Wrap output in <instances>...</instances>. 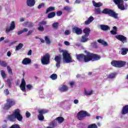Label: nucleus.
<instances>
[{"label":"nucleus","instance_id":"nucleus-1","mask_svg":"<svg viewBox=\"0 0 128 128\" xmlns=\"http://www.w3.org/2000/svg\"><path fill=\"white\" fill-rule=\"evenodd\" d=\"M84 52L86 54V55L84 54L76 55V58L78 62H90L100 60V59L102 58V56L98 54L91 53L86 50H85Z\"/></svg>","mask_w":128,"mask_h":128},{"label":"nucleus","instance_id":"nucleus-2","mask_svg":"<svg viewBox=\"0 0 128 128\" xmlns=\"http://www.w3.org/2000/svg\"><path fill=\"white\" fill-rule=\"evenodd\" d=\"M22 116L20 114V109H16L14 110V114L8 115L7 120L12 122H14L16 120V119L18 122H22Z\"/></svg>","mask_w":128,"mask_h":128},{"label":"nucleus","instance_id":"nucleus-3","mask_svg":"<svg viewBox=\"0 0 128 128\" xmlns=\"http://www.w3.org/2000/svg\"><path fill=\"white\" fill-rule=\"evenodd\" d=\"M102 12L104 14H108L109 16H112L114 18H118V15L114 10L108 8H104Z\"/></svg>","mask_w":128,"mask_h":128},{"label":"nucleus","instance_id":"nucleus-4","mask_svg":"<svg viewBox=\"0 0 128 128\" xmlns=\"http://www.w3.org/2000/svg\"><path fill=\"white\" fill-rule=\"evenodd\" d=\"M60 52H62L63 60L66 64L72 62V56H70V55L68 52V51L60 50Z\"/></svg>","mask_w":128,"mask_h":128},{"label":"nucleus","instance_id":"nucleus-5","mask_svg":"<svg viewBox=\"0 0 128 128\" xmlns=\"http://www.w3.org/2000/svg\"><path fill=\"white\" fill-rule=\"evenodd\" d=\"M86 116H90V114L88 112L84 110L80 111L77 114L76 116V118L79 120H84V118H86Z\"/></svg>","mask_w":128,"mask_h":128},{"label":"nucleus","instance_id":"nucleus-6","mask_svg":"<svg viewBox=\"0 0 128 128\" xmlns=\"http://www.w3.org/2000/svg\"><path fill=\"white\" fill-rule=\"evenodd\" d=\"M38 119L40 122L44 120V114H48V110L46 109H41L38 110Z\"/></svg>","mask_w":128,"mask_h":128},{"label":"nucleus","instance_id":"nucleus-7","mask_svg":"<svg viewBox=\"0 0 128 128\" xmlns=\"http://www.w3.org/2000/svg\"><path fill=\"white\" fill-rule=\"evenodd\" d=\"M126 62L122 60H112L111 62V64L114 68H124L126 66Z\"/></svg>","mask_w":128,"mask_h":128},{"label":"nucleus","instance_id":"nucleus-8","mask_svg":"<svg viewBox=\"0 0 128 128\" xmlns=\"http://www.w3.org/2000/svg\"><path fill=\"white\" fill-rule=\"evenodd\" d=\"M6 103L4 106V110H8L12 106L16 104V101L12 98H8L6 100Z\"/></svg>","mask_w":128,"mask_h":128},{"label":"nucleus","instance_id":"nucleus-9","mask_svg":"<svg viewBox=\"0 0 128 128\" xmlns=\"http://www.w3.org/2000/svg\"><path fill=\"white\" fill-rule=\"evenodd\" d=\"M114 2L117 5L118 8L121 10H126L124 7V0H113Z\"/></svg>","mask_w":128,"mask_h":128},{"label":"nucleus","instance_id":"nucleus-10","mask_svg":"<svg viewBox=\"0 0 128 128\" xmlns=\"http://www.w3.org/2000/svg\"><path fill=\"white\" fill-rule=\"evenodd\" d=\"M50 56L48 53L45 54L41 58V62L43 64H50Z\"/></svg>","mask_w":128,"mask_h":128},{"label":"nucleus","instance_id":"nucleus-11","mask_svg":"<svg viewBox=\"0 0 128 128\" xmlns=\"http://www.w3.org/2000/svg\"><path fill=\"white\" fill-rule=\"evenodd\" d=\"M115 38H116L118 40L122 42V44L128 42V38H126V37L124 36L122 34L116 35L115 36Z\"/></svg>","mask_w":128,"mask_h":128},{"label":"nucleus","instance_id":"nucleus-12","mask_svg":"<svg viewBox=\"0 0 128 128\" xmlns=\"http://www.w3.org/2000/svg\"><path fill=\"white\" fill-rule=\"evenodd\" d=\"M26 80L24 78L22 79L21 84H20V88L23 92H26Z\"/></svg>","mask_w":128,"mask_h":128},{"label":"nucleus","instance_id":"nucleus-13","mask_svg":"<svg viewBox=\"0 0 128 128\" xmlns=\"http://www.w3.org/2000/svg\"><path fill=\"white\" fill-rule=\"evenodd\" d=\"M54 60L56 62V66L60 68V62H62V55L56 56L54 58Z\"/></svg>","mask_w":128,"mask_h":128},{"label":"nucleus","instance_id":"nucleus-14","mask_svg":"<svg viewBox=\"0 0 128 128\" xmlns=\"http://www.w3.org/2000/svg\"><path fill=\"white\" fill-rule=\"evenodd\" d=\"M14 28H16V22H14V21H12L11 22L10 28H6V34H8L10 32H12V30H14Z\"/></svg>","mask_w":128,"mask_h":128},{"label":"nucleus","instance_id":"nucleus-15","mask_svg":"<svg viewBox=\"0 0 128 128\" xmlns=\"http://www.w3.org/2000/svg\"><path fill=\"white\" fill-rule=\"evenodd\" d=\"M72 32L76 34L80 35L82 34V28L75 26L72 28Z\"/></svg>","mask_w":128,"mask_h":128},{"label":"nucleus","instance_id":"nucleus-16","mask_svg":"<svg viewBox=\"0 0 128 128\" xmlns=\"http://www.w3.org/2000/svg\"><path fill=\"white\" fill-rule=\"evenodd\" d=\"M58 90L62 92H68V87L66 85H62V86H60L58 88Z\"/></svg>","mask_w":128,"mask_h":128},{"label":"nucleus","instance_id":"nucleus-17","mask_svg":"<svg viewBox=\"0 0 128 128\" xmlns=\"http://www.w3.org/2000/svg\"><path fill=\"white\" fill-rule=\"evenodd\" d=\"M121 114L123 116L128 114V105H126L125 106H123L121 111Z\"/></svg>","mask_w":128,"mask_h":128},{"label":"nucleus","instance_id":"nucleus-18","mask_svg":"<svg viewBox=\"0 0 128 128\" xmlns=\"http://www.w3.org/2000/svg\"><path fill=\"white\" fill-rule=\"evenodd\" d=\"M26 4L28 6L32 8L36 4V0H27Z\"/></svg>","mask_w":128,"mask_h":128},{"label":"nucleus","instance_id":"nucleus-19","mask_svg":"<svg viewBox=\"0 0 128 128\" xmlns=\"http://www.w3.org/2000/svg\"><path fill=\"white\" fill-rule=\"evenodd\" d=\"M32 63V60L30 58H24L23 60L22 61V64L26 65V64H30Z\"/></svg>","mask_w":128,"mask_h":128},{"label":"nucleus","instance_id":"nucleus-20","mask_svg":"<svg viewBox=\"0 0 128 128\" xmlns=\"http://www.w3.org/2000/svg\"><path fill=\"white\" fill-rule=\"evenodd\" d=\"M100 28L102 30H104V32H106V30H110V28L108 26L104 24L100 25Z\"/></svg>","mask_w":128,"mask_h":128},{"label":"nucleus","instance_id":"nucleus-21","mask_svg":"<svg viewBox=\"0 0 128 128\" xmlns=\"http://www.w3.org/2000/svg\"><path fill=\"white\" fill-rule=\"evenodd\" d=\"M83 32L84 34V35L86 36H90V28L88 27L84 29Z\"/></svg>","mask_w":128,"mask_h":128},{"label":"nucleus","instance_id":"nucleus-22","mask_svg":"<svg viewBox=\"0 0 128 128\" xmlns=\"http://www.w3.org/2000/svg\"><path fill=\"white\" fill-rule=\"evenodd\" d=\"M92 2L95 8H100V6H102V3L100 2L96 3L95 0H92Z\"/></svg>","mask_w":128,"mask_h":128},{"label":"nucleus","instance_id":"nucleus-23","mask_svg":"<svg viewBox=\"0 0 128 128\" xmlns=\"http://www.w3.org/2000/svg\"><path fill=\"white\" fill-rule=\"evenodd\" d=\"M94 20V18L92 17V16H90L89 18H88V20L85 21L84 24L86 26H88V24H90Z\"/></svg>","mask_w":128,"mask_h":128},{"label":"nucleus","instance_id":"nucleus-24","mask_svg":"<svg viewBox=\"0 0 128 128\" xmlns=\"http://www.w3.org/2000/svg\"><path fill=\"white\" fill-rule=\"evenodd\" d=\"M88 36H86V35H84L82 36L80 42H86L88 40Z\"/></svg>","mask_w":128,"mask_h":128},{"label":"nucleus","instance_id":"nucleus-25","mask_svg":"<svg viewBox=\"0 0 128 128\" xmlns=\"http://www.w3.org/2000/svg\"><path fill=\"white\" fill-rule=\"evenodd\" d=\"M56 120L58 122V124H62L64 122V118L63 117L59 116L56 118Z\"/></svg>","mask_w":128,"mask_h":128},{"label":"nucleus","instance_id":"nucleus-26","mask_svg":"<svg viewBox=\"0 0 128 128\" xmlns=\"http://www.w3.org/2000/svg\"><path fill=\"white\" fill-rule=\"evenodd\" d=\"M0 66L3 68L8 67V64L6 61H2L0 59Z\"/></svg>","mask_w":128,"mask_h":128},{"label":"nucleus","instance_id":"nucleus-27","mask_svg":"<svg viewBox=\"0 0 128 128\" xmlns=\"http://www.w3.org/2000/svg\"><path fill=\"white\" fill-rule=\"evenodd\" d=\"M49 126L50 128H54L55 126H56V120H54L50 122V123L49 124Z\"/></svg>","mask_w":128,"mask_h":128},{"label":"nucleus","instance_id":"nucleus-28","mask_svg":"<svg viewBox=\"0 0 128 128\" xmlns=\"http://www.w3.org/2000/svg\"><path fill=\"white\" fill-rule=\"evenodd\" d=\"M98 42H99V44H101L104 46H108V42H106V41L102 40L101 39L98 40Z\"/></svg>","mask_w":128,"mask_h":128},{"label":"nucleus","instance_id":"nucleus-29","mask_svg":"<svg viewBox=\"0 0 128 128\" xmlns=\"http://www.w3.org/2000/svg\"><path fill=\"white\" fill-rule=\"evenodd\" d=\"M56 8L54 6H50L46 9V14H48V12H52Z\"/></svg>","mask_w":128,"mask_h":128},{"label":"nucleus","instance_id":"nucleus-30","mask_svg":"<svg viewBox=\"0 0 128 128\" xmlns=\"http://www.w3.org/2000/svg\"><path fill=\"white\" fill-rule=\"evenodd\" d=\"M54 16H56V12H50L48 15V18H54Z\"/></svg>","mask_w":128,"mask_h":128},{"label":"nucleus","instance_id":"nucleus-31","mask_svg":"<svg viewBox=\"0 0 128 128\" xmlns=\"http://www.w3.org/2000/svg\"><path fill=\"white\" fill-rule=\"evenodd\" d=\"M114 78H116V74L110 73L108 76L107 79Z\"/></svg>","mask_w":128,"mask_h":128},{"label":"nucleus","instance_id":"nucleus-32","mask_svg":"<svg viewBox=\"0 0 128 128\" xmlns=\"http://www.w3.org/2000/svg\"><path fill=\"white\" fill-rule=\"evenodd\" d=\"M121 50L122 51L121 53L122 54V56H124L126 54H127L128 50L126 48H122Z\"/></svg>","mask_w":128,"mask_h":128},{"label":"nucleus","instance_id":"nucleus-33","mask_svg":"<svg viewBox=\"0 0 128 128\" xmlns=\"http://www.w3.org/2000/svg\"><path fill=\"white\" fill-rule=\"evenodd\" d=\"M22 46H24V44L22 43L19 44L18 45L16 46V50H20L22 48Z\"/></svg>","mask_w":128,"mask_h":128},{"label":"nucleus","instance_id":"nucleus-34","mask_svg":"<svg viewBox=\"0 0 128 128\" xmlns=\"http://www.w3.org/2000/svg\"><path fill=\"white\" fill-rule=\"evenodd\" d=\"M0 74L2 78H6V72H4V70H1Z\"/></svg>","mask_w":128,"mask_h":128},{"label":"nucleus","instance_id":"nucleus-35","mask_svg":"<svg viewBox=\"0 0 128 128\" xmlns=\"http://www.w3.org/2000/svg\"><path fill=\"white\" fill-rule=\"evenodd\" d=\"M50 78H52V80H56L58 78V75H56V74H52L50 76Z\"/></svg>","mask_w":128,"mask_h":128},{"label":"nucleus","instance_id":"nucleus-36","mask_svg":"<svg viewBox=\"0 0 128 128\" xmlns=\"http://www.w3.org/2000/svg\"><path fill=\"white\" fill-rule=\"evenodd\" d=\"M7 70L8 72V73L10 74L11 76H12V68L10 67V66H7Z\"/></svg>","mask_w":128,"mask_h":128},{"label":"nucleus","instance_id":"nucleus-37","mask_svg":"<svg viewBox=\"0 0 128 128\" xmlns=\"http://www.w3.org/2000/svg\"><path fill=\"white\" fill-rule=\"evenodd\" d=\"M12 78L6 80L8 88H12Z\"/></svg>","mask_w":128,"mask_h":128},{"label":"nucleus","instance_id":"nucleus-38","mask_svg":"<svg viewBox=\"0 0 128 128\" xmlns=\"http://www.w3.org/2000/svg\"><path fill=\"white\" fill-rule=\"evenodd\" d=\"M52 26L54 30H57L58 28V22L54 23Z\"/></svg>","mask_w":128,"mask_h":128},{"label":"nucleus","instance_id":"nucleus-39","mask_svg":"<svg viewBox=\"0 0 128 128\" xmlns=\"http://www.w3.org/2000/svg\"><path fill=\"white\" fill-rule=\"evenodd\" d=\"M88 128H98V126L96 124H92L89 125Z\"/></svg>","mask_w":128,"mask_h":128},{"label":"nucleus","instance_id":"nucleus-40","mask_svg":"<svg viewBox=\"0 0 128 128\" xmlns=\"http://www.w3.org/2000/svg\"><path fill=\"white\" fill-rule=\"evenodd\" d=\"M94 12L96 14H101L100 8H96Z\"/></svg>","mask_w":128,"mask_h":128},{"label":"nucleus","instance_id":"nucleus-41","mask_svg":"<svg viewBox=\"0 0 128 128\" xmlns=\"http://www.w3.org/2000/svg\"><path fill=\"white\" fill-rule=\"evenodd\" d=\"M94 91L92 90H91L90 92H88V90H85V94L86 96H90L92 94V92Z\"/></svg>","mask_w":128,"mask_h":128},{"label":"nucleus","instance_id":"nucleus-42","mask_svg":"<svg viewBox=\"0 0 128 128\" xmlns=\"http://www.w3.org/2000/svg\"><path fill=\"white\" fill-rule=\"evenodd\" d=\"M45 40L46 42V44H50V38L48 36H45Z\"/></svg>","mask_w":128,"mask_h":128},{"label":"nucleus","instance_id":"nucleus-43","mask_svg":"<svg viewBox=\"0 0 128 128\" xmlns=\"http://www.w3.org/2000/svg\"><path fill=\"white\" fill-rule=\"evenodd\" d=\"M25 24L26 26H28V28H32V26H34V24H32V23L30 22H26Z\"/></svg>","mask_w":128,"mask_h":128},{"label":"nucleus","instance_id":"nucleus-44","mask_svg":"<svg viewBox=\"0 0 128 128\" xmlns=\"http://www.w3.org/2000/svg\"><path fill=\"white\" fill-rule=\"evenodd\" d=\"M64 10H66L67 12H70V10H72V8L69 6H66L64 8Z\"/></svg>","mask_w":128,"mask_h":128},{"label":"nucleus","instance_id":"nucleus-45","mask_svg":"<svg viewBox=\"0 0 128 128\" xmlns=\"http://www.w3.org/2000/svg\"><path fill=\"white\" fill-rule=\"evenodd\" d=\"M46 24V21H42L39 22V26H44Z\"/></svg>","mask_w":128,"mask_h":128},{"label":"nucleus","instance_id":"nucleus-46","mask_svg":"<svg viewBox=\"0 0 128 128\" xmlns=\"http://www.w3.org/2000/svg\"><path fill=\"white\" fill-rule=\"evenodd\" d=\"M26 87L27 90H32V88H33L32 84H27Z\"/></svg>","mask_w":128,"mask_h":128},{"label":"nucleus","instance_id":"nucleus-47","mask_svg":"<svg viewBox=\"0 0 128 128\" xmlns=\"http://www.w3.org/2000/svg\"><path fill=\"white\" fill-rule=\"evenodd\" d=\"M4 94L6 96H8V94H10V91H8V89H5L4 90Z\"/></svg>","mask_w":128,"mask_h":128},{"label":"nucleus","instance_id":"nucleus-48","mask_svg":"<svg viewBox=\"0 0 128 128\" xmlns=\"http://www.w3.org/2000/svg\"><path fill=\"white\" fill-rule=\"evenodd\" d=\"M42 6H44V3H42L40 4H39L38 6V10L42 8Z\"/></svg>","mask_w":128,"mask_h":128},{"label":"nucleus","instance_id":"nucleus-49","mask_svg":"<svg viewBox=\"0 0 128 128\" xmlns=\"http://www.w3.org/2000/svg\"><path fill=\"white\" fill-rule=\"evenodd\" d=\"M56 14V16H62V12L58 11Z\"/></svg>","mask_w":128,"mask_h":128},{"label":"nucleus","instance_id":"nucleus-50","mask_svg":"<svg viewBox=\"0 0 128 128\" xmlns=\"http://www.w3.org/2000/svg\"><path fill=\"white\" fill-rule=\"evenodd\" d=\"M38 30L40 32H44V26H40V27L38 28Z\"/></svg>","mask_w":128,"mask_h":128},{"label":"nucleus","instance_id":"nucleus-51","mask_svg":"<svg viewBox=\"0 0 128 128\" xmlns=\"http://www.w3.org/2000/svg\"><path fill=\"white\" fill-rule=\"evenodd\" d=\"M116 32L117 31H114V30H112L110 32L111 34H113V36H114L116 34H117L118 32Z\"/></svg>","mask_w":128,"mask_h":128},{"label":"nucleus","instance_id":"nucleus-52","mask_svg":"<svg viewBox=\"0 0 128 128\" xmlns=\"http://www.w3.org/2000/svg\"><path fill=\"white\" fill-rule=\"evenodd\" d=\"M30 112H26V118H30Z\"/></svg>","mask_w":128,"mask_h":128},{"label":"nucleus","instance_id":"nucleus-53","mask_svg":"<svg viewBox=\"0 0 128 128\" xmlns=\"http://www.w3.org/2000/svg\"><path fill=\"white\" fill-rule=\"evenodd\" d=\"M70 34V30H66L65 31V34H66V36H68V34Z\"/></svg>","mask_w":128,"mask_h":128},{"label":"nucleus","instance_id":"nucleus-54","mask_svg":"<svg viewBox=\"0 0 128 128\" xmlns=\"http://www.w3.org/2000/svg\"><path fill=\"white\" fill-rule=\"evenodd\" d=\"M32 32H34V30H29L28 33L26 34V36H30Z\"/></svg>","mask_w":128,"mask_h":128},{"label":"nucleus","instance_id":"nucleus-55","mask_svg":"<svg viewBox=\"0 0 128 128\" xmlns=\"http://www.w3.org/2000/svg\"><path fill=\"white\" fill-rule=\"evenodd\" d=\"M22 32H28V30L26 28H24L22 30Z\"/></svg>","mask_w":128,"mask_h":128},{"label":"nucleus","instance_id":"nucleus-56","mask_svg":"<svg viewBox=\"0 0 128 128\" xmlns=\"http://www.w3.org/2000/svg\"><path fill=\"white\" fill-rule=\"evenodd\" d=\"M64 44L66 46H70V42H68V41H65L64 42Z\"/></svg>","mask_w":128,"mask_h":128},{"label":"nucleus","instance_id":"nucleus-57","mask_svg":"<svg viewBox=\"0 0 128 128\" xmlns=\"http://www.w3.org/2000/svg\"><path fill=\"white\" fill-rule=\"evenodd\" d=\"M93 44H94L93 45L94 48H98V44L96 42H94Z\"/></svg>","mask_w":128,"mask_h":128},{"label":"nucleus","instance_id":"nucleus-58","mask_svg":"<svg viewBox=\"0 0 128 128\" xmlns=\"http://www.w3.org/2000/svg\"><path fill=\"white\" fill-rule=\"evenodd\" d=\"M7 56H8V57L10 56H12V52H11L10 51H8V52H7Z\"/></svg>","mask_w":128,"mask_h":128},{"label":"nucleus","instance_id":"nucleus-59","mask_svg":"<svg viewBox=\"0 0 128 128\" xmlns=\"http://www.w3.org/2000/svg\"><path fill=\"white\" fill-rule=\"evenodd\" d=\"M74 84V82H70V86H72Z\"/></svg>","mask_w":128,"mask_h":128},{"label":"nucleus","instance_id":"nucleus-60","mask_svg":"<svg viewBox=\"0 0 128 128\" xmlns=\"http://www.w3.org/2000/svg\"><path fill=\"white\" fill-rule=\"evenodd\" d=\"M113 30L115 32H118V28H116V26H113Z\"/></svg>","mask_w":128,"mask_h":128},{"label":"nucleus","instance_id":"nucleus-61","mask_svg":"<svg viewBox=\"0 0 128 128\" xmlns=\"http://www.w3.org/2000/svg\"><path fill=\"white\" fill-rule=\"evenodd\" d=\"M22 33H23L22 30L18 31V36H20V34H22Z\"/></svg>","mask_w":128,"mask_h":128},{"label":"nucleus","instance_id":"nucleus-62","mask_svg":"<svg viewBox=\"0 0 128 128\" xmlns=\"http://www.w3.org/2000/svg\"><path fill=\"white\" fill-rule=\"evenodd\" d=\"M39 40H40L42 44H44V39H42V38H39Z\"/></svg>","mask_w":128,"mask_h":128},{"label":"nucleus","instance_id":"nucleus-63","mask_svg":"<svg viewBox=\"0 0 128 128\" xmlns=\"http://www.w3.org/2000/svg\"><path fill=\"white\" fill-rule=\"evenodd\" d=\"M28 56H32V50H30L28 52Z\"/></svg>","mask_w":128,"mask_h":128},{"label":"nucleus","instance_id":"nucleus-64","mask_svg":"<svg viewBox=\"0 0 128 128\" xmlns=\"http://www.w3.org/2000/svg\"><path fill=\"white\" fill-rule=\"evenodd\" d=\"M74 104H78V100H74Z\"/></svg>","mask_w":128,"mask_h":128}]
</instances>
